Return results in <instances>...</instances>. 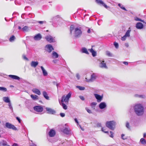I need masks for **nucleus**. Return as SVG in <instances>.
I'll use <instances>...</instances> for the list:
<instances>
[{
  "mask_svg": "<svg viewBox=\"0 0 146 146\" xmlns=\"http://www.w3.org/2000/svg\"><path fill=\"white\" fill-rule=\"evenodd\" d=\"M134 111L138 116H141L144 113V109L143 106L141 104H136L134 107Z\"/></svg>",
  "mask_w": 146,
  "mask_h": 146,
  "instance_id": "obj_1",
  "label": "nucleus"
},
{
  "mask_svg": "<svg viewBox=\"0 0 146 146\" xmlns=\"http://www.w3.org/2000/svg\"><path fill=\"white\" fill-rule=\"evenodd\" d=\"M74 34L75 38H78L80 37L82 34V28L80 27L75 28Z\"/></svg>",
  "mask_w": 146,
  "mask_h": 146,
  "instance_id": "obj_2",
  "label": "nucleus"
},
{
  "mask_svg": "<svg viewBox=\"0 0 146 146\" xmlns=\"http://www.w3.org/2000/svg\"><path fill=\"white\" fill-rule=\"evenodd\" d=\"M115 122L114 121H108L106 122V126L109 129L114 130L115 129Z\"/></svg>",
  "mask_w": 146,
  "mask_h": 146,
  "instance_id": "obj_3",
  "label": "nucleus"
},
{
  "mask_svg": "<svg viewBox=\"0 0 146 146\" xmlns=\"http://www.w3.org/2000/svg\"><path fill=\"white\" fill-rule=\"evenodd\" d=\"M5 126L6 128L9 129H11L14 130H17V128L15 126L9 122H6L5 124Z\"/></svg>",
  "mask_w": 146,
  "mask_h": 146,
  "instance_id": "obj_4",
  "label": "nucleus"
},
{
  "mask_svg": "<svg viewBox=\"0 0 146 146\" xmlns=\"http://www.w3.org/2000/svg\"><path fill=\"white\" fill-rule=\"evenodd\" d=\"M45 109L47 113L54 114L56 113V111L55 110L50 108L46 107Z\"/></svg>",
  "mask_w": 146,
  "mask_h": 146,
  "instance_id": "obj_5",
  "label": "nucleus"
},
{
  "mask_svg": "<svg viewBox=\"0 0 146 146\" xmlns=\"http://www.w3.org/2000/svg\"><path fill=\"white\" fill-rule=\"evenodd\" d=\"M34 110L38 112H41L43 111L42 107L40 106H37L33 107Z\"/></svg>",
  "mask_w": 146,
  "mask_h": 146,
  "instance_id": "obj_6",
  "label": "nucleus"
},
{
  "mask_svg": "<svg viewBox=\"0 0 146 146\" xmlns=\"http://www.w3.org/2000/svg\"><path fill=\"white\" fill-rule=\"evenodd\" d=\"M100 63H99V67L102 68H105L107 69L108 67L107 66L106 63H104V60H100Z\"/></svg>",
  "mask_w": 146,
  "mask_h": 146,
  "instance_id": "obj_7",
  "label": "nucleus"
},
{
  "mask_svg": "<svg viewBox=\"0 0 146 146\" xmlns=\"http://www.w3.org/2000/svg\"><path fill=\"white\" fill-rule=\"evenodd\" d=\"M96 2L98 5H102L106 9L109 8V7L107 6L105 4L102 0H96Z\"/></svg>",
  "mask_w": 146,
  "mask_h": 146,
  "instance_id": "obj_8",
  "label": "nucleus"
},
{
  "mask_svg": "<svg viewBox=\"0 0 146 146\" xmlns=\"http://www.w3.org/2000/svg\"><path fill=\"white\" fill-rule=\"evenodd\" d=\"M94 95L98 102H100L101 101L103 98L102 96H101L97 94H94Z\"/></svg>",
  "mask_w": 146,
  "mask_h": 146,
  "instance_id": "obj_9",
  "label": "nucleus"
},
{
  "mask_svg": "<svg viewBox=\"0 0 146 146\" xmlns=\"http://www.w3.org/2000/svg\"><path fill=\"white\" fill-rule=\"evenodd\" d=\"M107 105L104 102H101L99 105V107L101 110L105 109Z\"/></svg>",
  "mask_w": 146,
  "mask_h": 146,
  "instance_id": "obj_10",
  "label": "nucleus"
},
{
  "mask_svg": "<svg viewBox=\"0 0 146 146\" xmlns=\"http://www.w3.org/2000/svg\"><path fill=\"white\" fill-rule=\"evenodd\" d=\"M135 27L137 29H141L143 28L144 25L141 23L138 22L135 25Z\"/></svg>",
  "mask_w": 146,
  "mask_h": 146,
  "instance_id": "obj_11",
  "label": "nucleus"
},
{
  "mask_svg": "<svg viewBox=\"0 0 146 146\" xmlns=\"http://www.w3.org/2000/svg\"><path fill=\"white\" fill-rule=\"evenodd\" d=\"M98 76L97 74L95 73H93L91 76V78L89 80L93 82L95 81Z\"/></svg>",
  "mask_w": 146,
  "mask_h": 146,
  "instance_id": "obj_12",
  "label": "nucleus"
},
{
  "mask_svg": "<svg viewBox=\"0 0 146 146\" xmlns=\"http://www.w3.org/2000/svg\"><path fill=\"white\" fill-rule=\"evenodd\" d=\"M45 48H47V51L49 53H50L51 52L54 50V48L52 46L51 44H47Z\"/></svg>",
  "mask_w": 146,
  "mask_h": 146,
  "instance_id": "obj_13",
  "label": "nucleus"
},
{
  "mask_svg": "<svg viewBox=\"0 0 146 146\" xmlns=\"http://www.w3.org/2000/svg\"><path fill=\"white\" fill-rule=\"evenodd\" d=\"M42 38V36L40 33H38L35 35L34 37V39L35 40H39Z\"/></svg>",
  "mask_w": 146,
  "mask_h": 146,
  "instance_id": "obj_14",
  "label": "nucleus"
},
{
  "mask_svg": "<svg viewBox=\"0 0 146 146\" xmlns=\"http://www.w3.org/2000/svg\"><path fill=\"white\" fill-rule=\"evenodd\" d=\"M45 39L47 41L50 42H53L54 38L50 35H47L45 37Z\"/></svg>",
  "mask_w": 146,
  "mask_h": 146,
  "instance_id": "obj_15",
  "label": "nucleus"
},
{
  "mask_svg": "<svg viewBox=\"0 0 146 146\" xmlns=\"http://www.w3.org/2000/svg\"><path fill=\"white\" fill-rule=\"evenodd\" d=\"M0 146H10L7 144V142L4 140H1L0 141Z\"/></svg>",
  "mask_w": 146,
  "mask_h": 146,
  "instance_id": "obj_16",
  "label": "nucleus"
},
{
  "mask_svg": "<svg viewBox=\"0 0 146 146\" xmlns=\"http://www.w3.org/2000/svg\"><path fill=\"white\" fill-rule=\"evenodd\" d=\"M56 134L54 130L51 129L48 132V135L50 137H53Z\"/></svg>",
  "mask_w": 146,
  "mask_h": 146,
  "instance_id": "obj_17",
  "label": "nucleus"
},
{
  "mask_svg": "<svg viewBox=\"0 0 146 146\" xmlns=\"http://www.w3.org/2000/svg\"><path fill=\"white\" fill-rule=\"evenodd\" d=\"M69 99L66 97L65 95L62 96V99L61 100V102H64L65 103H68Z\"/></svg>",
  "mask_w": 146,
  "mask_h": 146,
  "instance_id": "obj_18",
  "label": "nucleus"
},
{
  "mask_svg": "<svg viewBox=\"0 0 146 146\" xmlns=\"http://www.w3.org/2000/svg\"><path fill=\"white\" fill-rule=\"evenodd\" d=\"M62 131L63 133L66 134H69L70 132V130L68 127H65Z\"/></svg>",
  "mask_w": 146,
  "mask_h": 146,
  "instance_id": "obj_19",
  "label": "nucleus"
},
{
  "mask_svg": "<svg viewBox=\"0 0 146 146\" xmlns=\"http://www.w3.org/2000/svg\"><path fill=\"white\" fill-rule=\"evenodd\" d=\"M38 64V62L37 61H32L31 63V65L32 67L35 68Z\"/></svg>",
  "mask_w": 146,
  "mask_h": 146,
  "instance_id": "obj_20",
  "label": "nucleus"
},
{
  "mask_svg": "<svg viewBox=\"0 0 146 146\" xmlns=\"http://www.w3.org/2000/svg\"><path fill=\"white\" fill-rule=\"evenodd\" d=\"M9 77L11 78H12L19 80L20 79V78L17 76L14 75H9Z\"/></svg>",
  "mask_w": 146,
  "mask_h": 146,
  "instance_id": "obj_21",
  "label": "nucleus"
},
{
  "mask_svg": "<svg viewBox=\"0 0 146 146\" xmlns=\"http://www.w3.org/2000/svg\"><path fill=\"white\" fill-rule=\"evenodd\" d=\"M32 91L38 95H40L41 94L40 91L36 88H34L32 90Z\"/></svg>",
  "mask_w": 146,
  "mask_h": 146,
  "instance_id": "obj_22",
  "label": "nucleus"
},
{
  "mask_svg": "<svg viewBox=\"0 0 146 146\" xmlns=\"http://www.w3.org/2000/svg\"><path fill=\"white\" fill-rule=\"evenodd\" d=\"M3 101L5 103H8L11 102L10 100L8 97H4L3 98Z\"/></svg>",
  "mask_w": 146,
  "mask_h": 146,
  "instance_id": "obj_23",
  "label": "nucleus"
},
{
  "mask_svg": "<svg viewBox=\"0 0 146 146\" xmlns=\"http://www.w3.org/2000/svg\"><path fill=\"white\" fill-rule=\"evenodd\" d=\"M42 94L44 97L47 100H49V96L46 92L45 91L42 92Z\"/></svg>",
  "mask_w": 146,
  "mask_h": 146,
  "instance_id": "obj_24",
  "label": "nucleus"
},
{
  "mask_svg": "<svg viewBox=\"0 0 146 146\" xmlns=\"http://www.w3.org/2000/svg\"><path fill=\"white\" fill-rule=\"evenodd\" d=\"M40 68L42 70L43 75L44 76H46L48 75V73L47 71L45 70L43 66H41Z\"/></svg>",
  "mask_w": 146,
  "mask_h": 146,
  "instance_id": "obj_25",
  "label": "nucleus"
},
{
  "mask_svg": "<svg viewBox=\"0 0 146 146\" xmlns=\"http://www.w3.org/2000/svg\"><path fill=\"white\" fill-rule=\"evenodd\" d=\"M31 98L33 99V100H38V96L36 95H33V94H32L31 95Z\"/></svg>",
  "mask_w": 146,
  "mask_h": 146,
  "instance_id": "obj_26",
  "label": "nucleus"
},
{
  "mask_svg": "<svg viewBox=\"0 0 146 146\" xmlns=\"http://www.w3.org/2000/svg\"><path fill=\"white\" fill-rule=\"evenodd\" d=\"M127 37H128V30L126 31L125 35L121 37V40L122 41H124L126 40Z\"/></svg>",
  "mask_w": 146,
  "mask_h": 146,
  "instance_id": "obj_27",
  "label": "nucleus"
},
{
  "mask_svg": "<svg viewBox=\"0 0 146 146\" xmlns=\"http://www.w3.org/2000/svg\"><path fill=\"white\" fill-rule=\"evenodd\" d=\"M52 57L53 58H57L58 57V55L57 52L55 51H53L52 54Z\"/></svg>",
  "mask_w": 146,
  "mask_h": 146,
  "instance_id": "obj_28",
  "label": "nucleus"
},
{
  "mask_svg": "<svg viewBox=\"0 0 146 146\" xmlns=\"http://www.w3.org/2000/svg\"><path fill=\"white\" fill-rule=\"evenodd\" d=\"M82 52L83 53H86V54H88L89 53L88 52L86 48L84 47L82 48L81 49Z\"/></svg>",
  "mask_w": 146,
  "mask_h": 146,
  "instance_id": "obj_29",
  "label": "nucleus"
},
{
  "mask_svg": "<svg viewBox=\"0 0 146 146\" xmlns=\"http://www.w3.org/2000/svg\"><path fill=\"white\" fill-rule=\"evenodd\" d=\"M134 20L136 21H140L146 24V23L143 20H142L141 19H139L137 17H134Z\"/></svg>",
  "mask_w": 146,
  "mask_h": 146,
  "instance_id": "obj_30",
  "label": "nucleus"
},
{
  "mask_svg": "<svg viewBox=\"0 0 146 146\" xmlns=\"http://www.w3.org/2000/svg\"><path fill=\"white\" fill-rule=\"evenodd\" d=\"M90 52L92 53V55L93 57H95L96 55V53L92 48L90 50Z\"/></svg>",
  "mask_w": 146,
  "mask_h": 146,
  "instance_id": "obj_31",
  "label": "nucleus"
},
{
  "mask_svg": "<svg viewBox=\"0 0 146 146\" xmlns=\"http://www.w3.org/2000/svg\"><path fill=\"white\" fill-rule=\"evenodd\" d=\"M118 5L119 6L121 9L123 10H124L127 11V10L125 9L124 7L122 5H121L120 3H119L118 4Z\"/></svg>",
  "mask_w": 146,
  "mask_h": 146,
  "instance_id": "obj_32",
  "label": "nucleus"
},
{
  "mask_svg": "<svg viewBox=\"0 0 146 146\" xmlns=\"http://www.w3.org/2000/svg\"><path fill=\"white\" fill-rule=\"evenodd\" d=\"M140 141L142 144L145 145L146 144V141L143 138H141L140 139Z\"/></svg>",
  "mask_w": 146,
  "mask_h": 146,
  "instance_id": "obj_33",
  "label": "nucleus"
},
{
  "mask_svg": "<svg viewBox=\"0 0 146 146\" xmlns=\"http://www.w3.org/2000/svg\"><path fill=\"white\" fill-rule=\"evenodd\" d=\"M74 25H71L70 27V34L71 35L72 34V31H73L75 29Z\"/></svg>",
  "mask_w": 146,
  "mask_h": 146,
  "instance_id": "obj_34",
  "label": "nucleus"
},
{
  "mask_svg": "<svg viewBox=\"0 0 146 146\" xmlns=\"http://www.w3.org/2000/svg\"><path fill=\"white\" fill-rule=\"evenodd\" d=\"M62 106L64 110H66L67 108V107L66 105L64 103V102H61Z\"/></svg>",
  "mask_w": 146,
  "mask_h": 146,
  "instance_id": "obj_35",
  "label": "nucleus"
},
{
  "mask_svg": "<svg viewBox=\"0 0 146 146\" xmlns=\"http://www.w3.org/2000/svg\"><path fill=\"white\" fill-rule=\"evenodd\" d=\"M0 91L6 92L7 91V89L4 87H0Z\"/></svg>",
  "mask_w": 146,
  "mask_h": 146,
  "instance_id": "obj_36",
  "label": "nucleus"
},
{
  "mask_svg": "<svg viewBox=\"0 0 146 146\" xmlns=\"http://www.w3.org/2000/svg\"><path fill=\"white\" fill-rule=\"evenodd\" d=\"M15 38V36L14 35H12L9 39V40L11 42H13L14 41Z\"/></svg>",
  "mask_w": 146,
  "mask_h": 146,
  "instance_id": "obj_37",
  "label": "nucleus"
},
{
  "mask_svg": "<svg viewBox=\"0 0 146 146\" xmlns=\"http://www.w3.org/2000/svg\"><path fill=\"white\" fill-rule=\"evenodd\" d=\"M76 87L79 89L80 90H83L85 89V88L84 87L77 86Z\"/></svg>",
  "mask_w": 146,
  "mask_h": 146,
  "instance_id": "obj_38",
  "label": "nucleus"
},
{
  "mask_svg": "<svg viewBox=\"0 0 146 146\" xmlns=\"http://www.w3.org/2000/svg\"><path fill=\"white\" fill-rule=\"evenodd\" d=\"M8 106L10 110H11L13 112V108L11 104V102L8 103Z\"/></svg>",
  "mask_w": 146,
  "mask_h": 146,
  "instance_id": "obj_39",
  "label": "nucleus"
},
{
  "mask_svg": "<svg viewBox=\"0 0 146 146\" xmlns=\"http://www.w3.org/2000/svg\"><path fill=\"white\" fill-rule=\"evenodd\" d=\"M106 55L109 57H112V54L108 51H106Z\"/></svg>",
  "mask_w": 146,
  "mask_h": 146,
  "instance_id": "obj_40",
  "label": "nucleus"
},
{
  "mask_svg": "<svg viewBox=\"0 0 146 146\" xmlns=\"http://www.w3.org/2000/svg\"><path fill=\"white\" fill-rule=\"evenodd\" d=\"M28 29V27L27 26H25L22 29V30L23 31H27Z\"/></svg>",
  "mask_w": 146,
  "mask_h": 146,
  "instance_id": "obj_41",
  "label": "nucleus"
},
{
  "mask_svg": "<svg viewBox=\"0 0 146 146\" xmlns=\"http://www.w3.org/2000/svg\"><path fill=\"white\" fill-rule=\"evenodd\" d=\"M114 45L116 48H119V44L118 43L115 42H114Z\"/></svg>",
  "mask_w": 146,
  "mask_h": 146,
  "instance_id": "obj_42",
  "label": "nucleus"
},
{
  "mask_svg": "<svg viewBox=\"0 0 146 146\" xmlns=\"http://www.w3.org/2000/svg\"><path fill=\"white\" fill-rule=\"evenodd\" d=\"M71 92H70L65 96L69 99L71 97Z\"/></svg>",
  "mask_w": 146,
  "mask_h": 146,
  "instance_id": "obj_43",
  "label": "nucleus"
},
{
  "mask_svg": "<svg viewBox=\"0 0 146 146\" xmlns=\"http://www.w3.org/2000/svg\"><path fill=\"white\" fill-rule=\"evenodd\" d=\"M97 104V103L96 102H93L91 104V106L93 108V107H95Z\"/></svg>",
  "mask_w": 146,
  "mask_h": 146,
  "instance_id": "obj_44",
  "label": "nucleus"
},
{
  "mask_svg": "<svg viewBox=\"0 0 146 146\" xmlns=\"http://www.w3.org/2000/svg\"><path fill=\"white\" fill-rule=\"evenodd\" d=\"M22 57L24 60L27 61H29V59L26 56L25 54H23L22 56Z\"/></svg>",
  "mask_w": 146,
  "mask_h": 146,
  "instance_id": "obj_45",
  "label": "nucleus"
},
{
  "mask_svg": "<svg viewBox=\"0 0 146 146\" xmlns=\"http://www.w3.org/2000/svg\"><path fill=\"white\" fill-rule=\"evenodd\" d=\"M121 138L123 140L126 139H127V137H125V135L124 134H122L121 135Z\"/></svg>",
  "mask_w": 146,
  "mask_h": 146,
  "instance_id": "obj_46",
  "label": "nucleus"
},
{
  "mask_svg": "<svg viewBox=\"0 0 146 146\" xmlns=\"http://www.w3.org/2000/svg\"><path fill=\"white\" fill-rule=\"evenodd\" d=\"M86 110L89 113H92V111L91 110L88 109V108H86Z\"/></svg>",
  "mask_w": 146,
  "mask_h": 146,
  "instance_id": "obj_47",
  "label": "nucleus"
},
{
  "mask_svg": "<svg viewBox=\"0 0 146 146\" xmlns=\"http://www.w3.org/2000/svg\"><path fill=\"white\" fill-rule=\"evenodd\" d=\"M135 97H137L139 98H143V96L142 95H139L137 94H136L135 95Z\"/></svg>",
  "mask_w": 146,
  "mask_h": 146,
  "instance_id": "obj_48",
  "label": "nucleus"
},
{
  "mask_svg": "<svg viewBox=\"0 0 146 146\" xmlns=\"http://www.w3.org/2000/svg\"><path fill=\"white\" fill-rule=\"evenodd\" d=\"M76 77L78 80H79L80 78V76L78 73H77L76 74Z\"/></svg>",
  "mask_w": 146,
  "mask_h": 146,
  "instance_id": "obj_49",
  "label": "nucleus"
},
{
  "mask_svg": "<svg viewBox=\"0 0 146 146\" xmlns=\"http://www.w3.org/2000/svg\"><path fill=\"white\" fill-rule=\"evenodd\" d=\"M96 125L97 127H101L102 125L100 123H98L96 124Z\"/></svg>",
  "mask_w": 146,
  "mask_h": 146,
  "instance_id": "obj_50",
  "label": "nucleus"
},
{
  "mask_svg": "<svg viewBox=\"0 0 146 146\" xmlns=\"http://www.w3.org/2000/svg\"><path fill=\"white\" fill-rule=\"evenodd\" d=\"M60 115L62 117H64L65 116V114L64 113H60Z\"/></svg>",
  "mask_w": 146,
  "mask_h": 146,
  "instance_id": "obj_51",
  "label": "nucleus"
},
{
  "mask_svg": "<svg viewBox=\"0 0 146 146\" xmlns=\"http://www.w3.org/2000/svg\"><path fill=\"white\" fill-rule=\"evenodd\" d=\"M104 130H105V129H104V128L103 127H102V128L101 129V130L102 131L104 132V133H108V131H105Z\"/></svg>",
  "mask_w": 146,
  "mask_h": 146,
  "instance_id": "obj_52",
  "label": "nucleus"
},
{
  "mask_svg": "<svg viewBox=\"0 0 146 146\" xmlns=\"http://www.w3.org/2000/svg\"><path fill=\"white\" fill-rule=\"evenodd\" d=\"M16 119L18 120L19 123H20L21 122V119H20V118L17 117H16Z\"/></svg>",
  "mask_w": 146,
  "mask_h": 146,
  "instance_id": "obj_53",
  "label": "nucleus"
},
{
  "mask_svg": "<svg viewBox=\"0 0 146 146\" xmlns=\"http://www.w3.org/2000/svg\"><path fill=\"white\" fill-rule=\"evenodd\" d=\"M80 98L82 100H85V99L83 96H79Z\"/></svg>",
  "mask_w": 146,
  "mask_h": 146,
  "instance_id": "obj_54",
  "label": "nucleus"
},
{
  "mask_svg": "<svg viewBox=\"0 0 146 146\" xmlns=\"http://www.w3.org/2000/svg\"><path fill=\"white\" fill-rule=\"evenodd\" d=\"M110 133L111 135H110V136L112 138H113V133L111 131H110Z\"/></svg>",
  "mask_w": 146,
  "mask_h": 146,
  "instance_id": "obj_55",
  "label": "nucleus"
},
{
  "mask_svg": "<svg viewBox=\"0 0 146 146\" xmlns=\"http://www.w3.org/2000/svg\"><path fill=\"white\" fill-rule=\"evenodd\" d=\"M143 63V62L142 61H139L137 62V64H142Z\"/></svg>",
  "mask_w": 146,
  "mask_h": 146,
  "instance_id": "obj_56",
  "label": "nucleus"
},
{
  "mask_svg": "<svg viewBox=\"0 0 146 146\" xmlns=\"http://www.w3.org/2000/svg\"><path fill=\"white\" fill-rule=\"evenodd\" d=\"M37 22L40 24H42L44 22V21H38Z\"/></svg>",
  "mask_w": 146,
  "mask_h": 146,
  "instance_id": "obj_57",
  "label": "nucleus"
},
{
  "mask_svg": "<svg viewBox=\"0 0 146 146\" xmlns=\"http://www.w3.org/2000/svg\"><path fill=\"white\" fill-rule=\"evenodd\" d=\"M74 121L77 124H78V122L76 118L74 119Z\"/></svg>",
  "mask_w": 146,
  "mask_h": 146,
  "instance_id": "obj_58",
  "label": "nucleus"
},
{
  "mask_svg": "<svg viewBox=\"0 0 146 146\" xmlns=\"http://www.w3.org/2000/svg\"><path fill=\"white\" fill-rule=\"evenodd\" d=\"M123 63L126 65H128V62H123Z\"/></svg>",
  "mask_w": 146,
  "mask_h": 146,
  "instance_id": "obj_59",
  "label": "nucleus"
},
{
  "mask_svg": "<svg viewBox=\"0 0 146 146\" xmlns=\"http://www.w3.org/2000/svg\"><path fill=\"white\" fill-rule=\"evenodd\" d=\"M4 60V59L3 58H0V63L2 62Z\"/></svg>",
  "mask_w": 146,
  "mask_h": 146,
  "instance_id": "obj_60",
  "label": "nucleus"
},
{
  "mask_svg": "<svg viewBox=\"0 0 146 146\" xmlns=\"http://www.w3.org/2000/svg\"><path fill=\"white\" fill-rule=\"evenodd\" d=\"M29 146H36V145L34 143H32L31 145Z\"/></svg>",
  "mask_w": 146,
  "mask_h": 146,
  "instance_id": "obj_61",
  "label": "nucleus"
},
{
  "mask_svg": "<svg viewBox=\"0 0 146 146\" xmlns=\"http://www.w3.org/2000/svg\"><path fill=\"white\" fill-rule=\"evenodd\" d=\"M12 146H18V145L17 144L14 143L12 145Z\"/></svg>",
  "mask_w": 146,
  "mask_h": 146,
  "instance_id": "obj_62",
  "label": "nucleus"
},
{
  "mask_svg": "<svg viewBox=\"0 0 146 146\" xmlns=\"http://www.w3.org/2000/svg\"><path fill=\"white\" fill-rule=\"evenodd\" d=\"M32 1H31L30 0H29V1L28 2H27V3H32Z\"/></svg>",
  "mask_w": 146,
  "mask_h": 146,
  "instance_id": "obj_63",
  "label": "nucleus"
},
{
  "mask_svg": "<svg viewBox=\"0 0 146 146\" xmlns=\"http://www.w3.org/2000/svg\"><path fill=\"white\" fill-rule=\"evenodd\" d=\"M87 33H91V31L90 29H88V30L87 31Z\"/></svg>",
  "mask_w": 146,
  "mask_h": 146,
  "instance_id": "obj_64",
  "label": "nucleus"
}]
</instances>
